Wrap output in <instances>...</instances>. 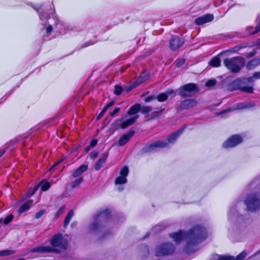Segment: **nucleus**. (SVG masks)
<instances>
[{
  "label": "nucleus",
  "mask_w": 260,
  "mask_h": 260,
  "mask_svg": "<svg viewBox=\"0 0 260 260\" xmlns=\"http://www.w3.org/2000/svg\"><path fill=\"white\" fill-rule=\"evenodd\" d=\"M207 237L205 229L197 225L190 229L187 233L180 231L171 235V237L176 243L184 240L186 243V251L193 252L197 249L198 244Z\"/></svg>",
  "instance_id": "nucleus-1"
},
{
  "label": "nucleus",
  "mask_w": 260,
  "mask_h": 260,
  "mask_svg": "<svg viewBox=\"0 0 260 260\" xmlns=\"http://www.w3.org/2000/svg\"><path fill=\"white\" fill-rule=\"evenodd\" d=\"M110 213L109 210L101 211L100 213L95 216L91 223L89 225V229L92 232L100 230L103 225V219L104 216Z\"/></svg>",
  "instance_id": "nucleus-2"
},
{
  "label": "nucleus",
  "mask_w": 260,
  "mask_h": 260,
  "mask_svg": "<svg viewBox=\"0 0 260 260\" xmlns=\"http://www.w3.org/2000/svg\"><path fill=\"white\" fill-rule=\"evenodd\" d=\"M69 239V238L67 236L57 235L52 238L50 243L54 250L58 251L66 248Z\"/></svg>",
  "instance_id": "nucleus-3"
},
{
  "label": "nucleus",
  "mask_w": 260,
  "mask_h": 260,
  "mask_svg": "<svg viewBox=\"0 0 260 260\" xmlns=\"http://www.w3.org/2000/svg\"><path fill=\"white\" fill-rule=\"evenodd\" d=\"M244 203L248 210L254 211L260 208V198L255 194H249L245 199Z\"/></svg>",
  "instance_id": "nucleus-4"
},
{
  "label": "nucleus",
  "mask_w": 260,
  "mask_h": 260,
  "mask_svg": "<svg viewBox=\"0 0 260 260\" xmlns=\"http://www.w3.org/2000/svg\"><path fill=\"white\" fill-rule=\"evenodd\" d=\"M223 62L225 66L233 72L239 71L244 63L243 59L240 57L226 59Z\"/></svg>",
  "instance_id": "nucleus-5"
},
{
  "label": "nucleus",
  "mask_w": 260,
  "mask_h": 260,
  "mask_svg": "<svg viewBox=\"0 0 260 260\" xmlns=\"http://www.w3.org/2000/svg\"><path fill=\"white\" fill-rule=\"evenodd\" d=\"M174 250V246L171 243H163L156 246L154 254L157 256H164L171 254Z\"/></svg>",
  "instance_id": "nucleus-6"
},
{
  "label": "nucleus",
  "mask_w": 260,
  "mask_h": 260,
  "mask_svg": "<svg viewBox=\"0 0 260 260\" xmlns=\"http://www.w3.org/2000/svg\"><path fill=\"white\" fill-rule=\"evenodd\" d=\"M181 132V130H180L178 132L171 135L168 137L167 142L164 141H158L152 143L149 146V150H152L155 148H165L168 147L169 144H172L176 141Z\"/></svg>",
  "instance_id": "nucleus-7"
},
{
  "label": "nucleus",
  "mask_w": 260,
  "mask_h": 260,
  "mask_svg": "<svg viewBox=\"0 0 260 260\" xmlns=\"http://www.w3.org/2000/svg\"><path fill=\"white\" fill-rule=\"evenodd\" d=\"M242 140L243 139L241 136L237 135H233L222 143V147L224 149L234 147L241 143Z\"/></svg>",
  "instance_id": "nucleus-8"
},
{
  "label": "nucleus",
  "mask_w": 260,
  "mask_h": 260,
  "mask_svg": "<svg viewBox=\"0 0 260 260\" xmlns=\"http://www.w3.org/2000/svg\"><path fill=\"white\" fill-rule=\"evenodd\" d=\"M197 91L196 85L193 83H189L183 86L179 89V94L183 96H191Z\"/></svg>",
  "instance_id": "nucleus-9"
},
{
  "label": "nucleus",
  "mask_w": 260,
  "mask_h": 260,
  "mask_svg": "<svg viewBox=\"0 0 260 260\" xmlns=\"http://www.w3.org/2000/svg\"><path fill=\"white\" fill-rule=\"evenodd\" d=\"M128 174V168L126 166L122 167L119 172V175L117 176L115 180L116 185H122L126 183V177Z\"/></svg>",
  "instance_id": "nucleus-10"
},
{
  "label": "nucleus",
  "mask_w": 260,
  "mask_h": 260,
  "mask_svg": "<svg viewBox=\"0 0 260 260\" xmlns=\"http://www.w3.org/2000/svg\"><path fill=\"white\" fill-rule=\"evenodd\" d=\"M41 186V189L43 191L47 190L50 187V183L48 182L42 181L39 185L36 186L35 188L30 189L29 191L26 193L27 197L31 196L34 194L36 191L37 190L39 186Z\"/></svg>",
  "instance_id": "nucleus-11"
},
{
  "label": "nucleus",
  "mask_w": 260,
  "mask_h": 260,
  "mask_svg": "<svg viewBox=\"0 0 260 260\" xmlns=\"http://www.w3.org/2000/svg\"><path fill=\"white\" fill-rule=\"evenodd\" d=\"M214 16L212 14H207L195 20V22L198 25H202L204 23L211 21L213 19Z\"/></svg>",
  "instance_id": "nucleus-12"
},
{
  "label": "nucleus",
  "mask_w": 260,
  "mask_h": 260,
  "mask_svg": "<svg viewBox=\"0 0 260 260\" xmlns=\"http://www.w3.org/2000/svg\"><path fill=\"white\" fill-rule=\"evenodd\" d=\"M183 42L181 39L177 37H174L170 41V47L172 49L175 50L181 46Z\"/></svg>",
  "instance_id": "nucleus-13"
},
{
  "label": "nucleus",
  "mask_w": 260,
  "mask_h": 260,
  "mask_svg": "<svg viewBox=\"0 0 260 260\" xmlns=\"http://www.w3.org/2000/svg\"><path fill=\"white\" fill-rule=\"evenodd\" d=\"M134 132H129L122 135L118 141L119 145L122 146L126 144L134 135Z\"/></svg>",
  "instance_id": "nucleus-14"
},
{
  "label": "nucleus",
  "mask_w": 260,
  "mask_h": 260,
  "mask_svg": "<svg viewBox=\"0 0 260 260\" xmlns=\"http://www.w3.org/2000/svg\"><path fill=\"white\" fill-rule=\"evenodd\" d=\"M197 105V102L194 99H188L183 101L181 103V107L183 109H189Z\"/></svg>",
  "instance_id": "nucleus-15"
},
{
  "label": "nucleus",
  "mask_w": 260,
  "mask_h": 260,
  "mask_svg": "<svg viewBox=\"0 0 260 260\" xmlns=\"http://www.w3.org/2000/svg\"><path fill=\"white\" fill-rule=\"evenodd\" d=\"M175 95L174 91L172 89H169L166 93H162L157 96V100L159 102L165 101L169 96H174Z\"/></svg>",
  "instance_id": "nucleus-16"
},
{
  "label": "nucleus",
  "mask_w": 260,
  "mask_h": 260,
  "mask_svg": "<svg viewBox=\"0 0 260 260\" xmlns=\"http://www.w3.org/2000/svg\"><path fill=\"white\" fill-rule=\"evenodd\" d=\"M246 256V253L244 252H241L236 257L222 256L218 257V260H243Z\"/></svg>",
  "instance_id": "nucleus-17"
},
{
  "label": "nucleus",
  "mask_w": 260,
  "mask_h": 260,
  "mask_svg": "<svg viewBox=\"0 0 260 260\" xmlns=\"http://www.w3.org/2000/svg\"><path fill=\"white\" fill-rule=\"evenodd\" d=\"M87 169V166L86 165H81L76 169L73 174V177L74 178L81 177L82 174L85 172Z\"/></svg>",
  "instance_id": "nucleus-18"
},
{
  "label": "nucleus",
  "mask_w": 260,
  "mask_h": 260,
  "mask_svg": "<svg viewBox=\"0 0 260 260\" xmlns=\"http://www.w3.org/2000/svg\"><path fill=\"white\" fill-rule=\"evenodd\" d=\"M252 106H253L252 104H250L247 103H239V104H237L235 105H234L233 107V108L230 109L229 110V111L243 109H245V108H247L249 107H251Z\"/></svg>",
  "instance_id": "nucleus-19"
},
{
  "label": "nucleus",
  "mask_w": 260,
  "mask_h": 260,
  "mask_svg": "<svg viewBox=\"0 0 260 260\" xmlns=\"http://www.w3.org/2000/svg\"><path fill=\"white\" fill-rule=\"evenodd\" d=\"M138 118L137 116H134L133 117L126 120L125 121L123 122L120 125L121 128H125L128 126L133 123Z\"/></svg>",
  "instance_id": "nucleus-20"
},
{
  "label": "nucleus",
  "mask_w": 260,
  "mask_h": 260,
  "mask_svg": "<svg viewBox=\"0 0 260 260\" xmlns=\"http://www.w3.org/2000/svg\"><path fill=\"white\" fill-rule=\"evenodd\" d=\"M32 200H29L23 204L19 208V213H22L28 210L29 209L30 206L32 205Z\"/></svg>",
  "instance_id": "nucleus-21"
},
{
  "label": "nucleus",
  "mask_w": 260,
  "mask_h": 260,
  "mask_svg": "<svg viewBox=\"0 0 260 260\" xmlns=\"http://www.w3.org/2000/svg\"><path fill=\"white\" fill-rule=\"evenodd\" d=\"M108 154H105L103 155L102 158H101L96 163L95 165V169L96 170H98L100 169V168L102 167L103 165L105 163L106 161L107 158Z\"/></svg>",
  "instance_id": "nucleus-22"
},
{
  "label": "nucleus",
  "mask_w": 260,
  "mask_h": 260,
  "mask_svg": "<svg viewBox=\"0 0 260 260\" xmlns=\"http://www.w3.org/2000/svg\"><path fill=\"white\" fill-rule=\"evenodd\" d=\"M220 61L219 58L216 56L209 62V64L213 67H218L220 64Z\"/></svg>",
  "instance_id": "nucleus-23"
},
{
  "label": "nucleus",
  "mask_w": 260,
  "mask_h": 260,
  "mask_svg": "<svg viewBox=\"0 0 260 260\" xmlns=\"http://www.w3.org/2000/svg\"><path fill=\"white\" fill-rule=\"evenodd\" d=\"M140 109V106L139 104L134 105L129 110V115H135L137 113Z\"/></svg>",
  "instance_id": "nucleus-24"
},
{
  "label": "nucleus",
  "mask_w": 260,
  "mask_h": 260,
  "mask_svg": "<svg viewBox=\"0 0 260 260\" xmlns=\"http://www.w3.org/2000/svg\"><path fill=\"white\" fill-rule=\"evenodd\" d=\"M83 181L82 177H76V179L71 182V186L75 188L80 185Z\"/></svg>",
  "instance_id": "nucleus-25"
},
{
  "label": "nucleus",
  "mask_w": 260,
  "mask_h": 260,
  "mask_svg": "<svg viewBox=\"0 0 260 260\" xmlns=\"http://www.w3.org/2000/svg\"><path fill=\"white\" fill-rule=\"evenodd\" d=\"M74 216V213L72 211H70L67 216H66L64 221L63 225L64 227L66 228L68 225L69 223L70 222L71 219Z\"/></svg>",
  "instance_id": "nucleus-26"
},
{
  "label": "nucleus",
  "mask_w": 260,
  "mask_h": 260,
  "mask_svg": "<svg viewBox=\"0 0 260 260\" xmlns=\"http://www.w3.org/2000/svg\"><path fill=\"white\" fill-rule=\"evenodd\" d=\"M259 64H260V59H254L248 63L247 67L249 69H252Z\"/></svg>",
  "instance_id": "nucleus-27"
},
{
  "label": "nucleus",
  "mask_w": 260,
  "mask_h": 260,
  "mask_svg": "<svg viewBox=\"0 0 260 260\" xmlns=\"http://www.w3.org/2000/svg\"><path fill=\"white\" fill-rule=\"evenodd\" d=\"M14 253V250H5L0 251V256H6L13 254Z\"/></svg>",
  "instance_id": "nucleus-28"
},
{
  "label": "nucleus",
  "mask_w": 260,
  "mask_h": 260,
  "mask_svg": "<svg viewBox=\"0 0 260 260\" xmlns=\"http://www.w3.org/2000/svg\"><path fill=\"white\" fill-rule=\"evenodd\" d=\"M38 250L41 252H50L52 250V248L49 247H41L38 249Z\"/></svg>",
  "instance_id": "nucleus-29"
},
{
  "label": "nucleus",
  "mask_w": 260,
  "mask_h": 260,
  "mask_svg": "<svg viewBox=\"0 0 260 260\" xmlns=\"http://www.w3.org/2000/svg\"><path fill=\"white\" fill-rule=\"evenodd\" d=\"M148 78V74L146 72L142 73L140 77V82H142Z\"/></svg>",
  "instance_id": "nucleus-30"
},
{
  "label": "nucleus",
  "mask_w": 260,
  "mask_h": 260,
  "mask_svg": "<svg viewBox=\"0 0 260 260\" xmlns=\"http://www.w3.org/2000/svg\"><path fill=\"white\" fill-rule=\"evenodd\" d=\"M114 105L113 102H111L109 103H108L103 109V110L101 111L102 113L104 114L105 113V112L107 111L108 108H109L110 107L113 106Z\"/></svg>",
  "instance_id": "nucleus-31"
},
{
  "label": "nucleus",
  "mask_w": 260,
  "mask_h": 260,
  "mask_svg": "<svg viewBox=\"0 0 260 260\" xmlns=\"http://www.w3.org/2000/svg\"><path fill=\"white\" fill-rule=\"evenodd\" d=\"M114 105L113 102H111L109 103H108L103 109V110L101 111L102 113L104 114L105 113V112L107 111L108 108H109L110 107L113 106Z\"/></svg>",
  "instance_id": "nucleus-32"
},
{
  "label": "nucleus",
  "mask_w": 260,
  "mask_h": 260,
  "mask_svg": "<svg viewBox=\"0 0 260 260\" xmlns=\"http://www.w3.org/2000/svg\"><path fill=\"white\" fill-rule=\"evenodd\" d=\"M114 105L113 102H111L109 103H108L103 109V110L101 111L102 113L104 114L105 113V112L107 111L108 108H109L110 107L113 106Z\"/></svg>",
  "instance_id": "nucleus-33"
},
{
  "label": "nucleus",
  "mask_w": 260,
  "mask_h": 260,
  "mask_svg": "<svg viewBox=\"0 0 260 260\" xmlns=\"http://www.w3.org/2000/svg\"><path fill=\"white\" fill-rule=\"evenodd\" d=\"M185 60L183 58H180L177 60L175 62V63L177 66L181 67L184 63Z\"/></svg>",
  "instance_id": "nucleus-34"
},
{
  "label": "nucleus",
  "mask_w": 260,
  "mask_h": 260,
  "mask_svg": "<svg viewBox=\"0 0 260 260\" xmlns=\"http://www.w3.org/2000/svg\"><path fill=\"white\" fill-rule=\"evenodd\" d=\"M63 209H64V207H61V208H60L57 211V212L56 213L55 215V217L56 218H58L61 214H62L63 212Z\"/></svg>",
  "instance_id": "nucleus-35"
},
{
  "label": "nucleus",
  "mask_w": 260,
  "mask_h": 260,
  "mask_svg": "<svg viewBox=\"0 0 260 260\" xmlns=\"http://www.w3.org/2000/svg\"><path fill=\"white\" fill-rule=\"evenodd\" d=\"M216 81L214 79L209 80L206 83V86H212L215 84Z\"/></svg>",
  "instance_id": "nucleus-36"
},
{
  "label": "nucleus",
  "mask_w": 260,
  "mask_h": 260,
  "mask_svg": "<svg viewBox=\"0 0 260 260\" xmlns=\"http://www.w3.org/2000/svg\"><path fill=\"white\" fill-rule=\"evenodd\" d=\"M242 90L247 93H251L253 91V89L250 86H247L243 87Z\"/></svg>",
  "instance_id": "nucleus-37"
},
{
  "label": "nucleus",
  "mask_w": 260,
  "mask_h": 260,
  "mask_svg": "<svg viewBox=\"0 0 260 260\" xmlns=\"http://www.w3.org/2000/svg\"><path fill=\"white\" fill-rule=\"evenodd\" d=\"M13 215H10L8 216L4 220V222L5 224L9 223L13 219Z\"/></svg>",
  "instance_id": "nucleus-38"
},
{
  "label": "nucleus",
  "mask_w": 260,
  "mask_h": 260,
  "mask_svg": "<svg viewBox=\"0 0 260 260\" xmlns=\"http://www.w3.org/2000/svg\"><path fill=\"white\" fill-rule=\"evenodd\" d=\"M122 91V88L119 86H115L114 92L116 94H119Z\"/></svg>",
  "instance_id": "nucleus-39"
},
{
  "label": "nucleus",
  "mask_w": 260,
  "mask_h": 260,
  "mask_svg": "<svg viewBox=\"0 0 260 260\" xmlns=\"http://www.w3.org/2000/svg\"><path fill=\"white\" fill-rule=\"evenodd\" d=\"M45 212V211L44 210H41L39 212H38L36 215V217L37 218H40L44 213Z\"/></svg>",
  "instance_id": "nucleus-40"
},
{
  "label": "nucleus",
  "mask_w": 260,
  "mask_h": 260,
  "mask_svg": "<svg viewBox=\"0 0 260 260\" xmlns=\"http://www.w3.org/2000/svg\"><path fill=\"white\" fill-rule=\"evenodd\" d=\"M141 110L144 113H148L151 110V109L148 107H143Z\"/></svg>",
  "instance_id": "nucleus-41"
},
{
  "label": "nucleus",
  "mask_w": 260,
  "mask_h": 260,
  "mask_svg": "<svg viewBox=\"0 0 260 260\" xmlns=\"http://www.w3.org/2000/svg\"><path fill=\"white\" fill-rule=\"evenodd\" d=\"M260 30V24L255 28L254 31H250V34H254Z\"/></svg>",
  "instance_id": "nucleus-42"
},
{
  "label": "nucleus",
  "mask_w": 260,
  "mask_h": 260,
  "mask_svg": "<svg viewBox=\"0 0 260 260\" xmlns=\"http://www.w3.org/2000/svg\"><path fill=\"white\" fill-rule=\"evenodd\" d=\"M97 142H98L97 140H95V139L92 140L91 143H90V146L91 147H93L95 146L96 145Z\"/></svg>",
  "instance_id": "nucleus-43"
},
{
  "label": "nucleus",
  "mask_w": 260,
  "mask_h": 260,
  "mask_svg": "<svg viewBox=\"0 0 260 260\" xmlns=\"http://www.w3.org/2000/svg\"><path fill=\"white\" fill-rule=\"evenodd\" d=\"M119 111V108H115L111 113V116H113L114 115H115V114H116L117 112H118V111Z\"/></svg>",
  "instance_id": "nucleus-44"
},
{
  "label": "nucleus",
  "mask_w": 260,
  "mask_h": 260,
  "mask_svg": "<svg viewBox=\"0 0 260 260\" xmlns=\"http://www.w3.org/2000/svg\"><path fill=\"white\" fill-rule=\"evenodd\" d=\"M154 99V98L153 96H150L146 98L145 99V101L146 102H150V101H152Z\"/></svg>",
  "instance_id": "nucleus-45"
},
{
  "label": "nucleus",
  "mask_w": 260,
  "mask_h": 260,
  "mask_svg": "<svg viewBox=\"0 0 260 260\" xmlns=\"http://www.w3.org/2000/svg\"><path fill=\"white\" fill-rule=\"evenodd\" d=\"M254 77L257 79H260V72H256L254 73Z\"/></svg>",
  "instance_id": "nucleus-46"
},
{
  "label": "nucleus",
  "mask_w": 260,
  "mask_h": 260,
  "mask_svg": "<svg viewBox=\"0 0 260 260\" xmlns=\"http://www.w3.org/2000/svg\"><path fill=\"white\" fill-rule=\"evenodd\" d=\"M52 27L50 25H49L46 28V32L47 33H50L52 31Z\"/></svg>",
  "instance_id": "nucleus-47"
},
{
  "label": "nucleus",
  "mask_w": 260,
  "mask_h": 260,
  "mask_svg": "<svg viewBox=\"0 0 260 260\" xmlns=\"http://www.w3.org/2000/svg\"><path fill=\"white\" fill-rule=\"evenodd\" d=\"M97 156H98L97 152H93L91 154V157L93 159L96 157Z\"/></svg>",
  "instance_id": "nucleus-48"
},
{
  "label": "nucleus",
  "mask_w": 260,
  "mask_h": 260,
  "mask_svg": "<svg viewBox=\"0 0 260 260\" xmlns=\"http://www.w3.org/2000/svg\"><path fill=\"white\" fill-rule=\"evenodd\" d=\"M104 115V114L102 113L101 112H100V113L99 114V115L98 116V117L97 118L98 119H100Z\"/></svg>",
  "instance_id": "nucleus-49"
},
{
  "label": "nucleus",
  "mask_w": 260,
  "mask_h": 260,
  "mask_svg": "<svg viewBox=\"0 0 260 260\" xmlns=\"http://www.w3.org/2000/svg\"><path fill=\"white\" fill-rule=\"evenodd\" d=\"M144 252H146V254H148L149 253V250H148V248L147 247H145V248H144Z\"/></svg>",
  "instance_id": "nucleus-50"
},
{
  "label": "nucleus",
  "mask_w": 260,
  "mask_h": 260,
  "mask_svg": "<svg viewBox=\"0 0 260 260\" xmlns=\"http://www.w3.org/2000/svg\"><path fill=\"white\" fill-rule=\"evenodd\" d=\"M76 225H77V222L74 221V222L72 223L71 225L72 227H74V226H75Z\"/></svg>",
  "instance_id": "nucleus-51"
},
{
  "label": "nucleus",
  "mask_w": 260,
  "mask_h": 260,
  "mask_svg": "<svg viewBox=\"0 0 260 260\" xmlns=\"http://www.w3.org/2000/svg\"><path fill=\"white\" fill-rule=\"evenodd\" d=\"M60 161H58L57 163L55 164H54V165H53V166L51 168L50 170H52V169H53V168L55 166H56L58 164H59Z\"/></svg>",
  "instance_id": "nucleus-52"
},
{
  "label": "nucleus",
  "mask_w": 260,
  "mask_h": 260,
  "mask_svg": "<svg viewBox=\"0 0 260 260\" xmlns=\"http://www.w3.org/2000/svg\"><path fill=\"white\" fill-rule=\"evenodd\" d=\"M118 189L119 190H122V189H123V187H121L120 186H119V187L118 188Z\"/></svg>",
  "instance_id": "nucleus-53"
},
{
  "label": "nucleus",
  "mask_w": 260,
  "mask_h": 260,
  "mask_svg": "<svg viewBox=\"0 0 260 260\" xmlns=\"http://www.w3.org/2000/svg\"><path fill=\"white\" fill-rule=\"evenodd\" d=\"M3 153H4V152L0 151V157L3 154Z\"/></svg>",
  "instance_id": "nucleus-54"
},
{
  "label": "nucleus",
  "mask_w": 260,
  "mask_h": 260,
  "mask_svg": "<svg viewBox=\"0 0 260 260\" xmlns=\"http://www.w3.org/2000/svg\"><path fill=\"white\" fill-rule=\"evenodd\" d=\"M89 148H88V147L86 148V152H87L89 151Z\"/></svg>",
  "instance_id": "nucleus-55"
},
{
  "label": "nucleus",
  "mask_w": 260,
  "mask_h": 260,
  "mask_svg": "<svg viewBox=\"0 0 260 260\" xmlns=\"http://www.w3.org/2000/svg\"><path fill=\"white\" fill-rule=\"evenodd\" d=\"M2 221H3L2 219H0V224L2 223Z\"/></svg>",
  "instance_id": "nucleus-56"
}]
</instances>
